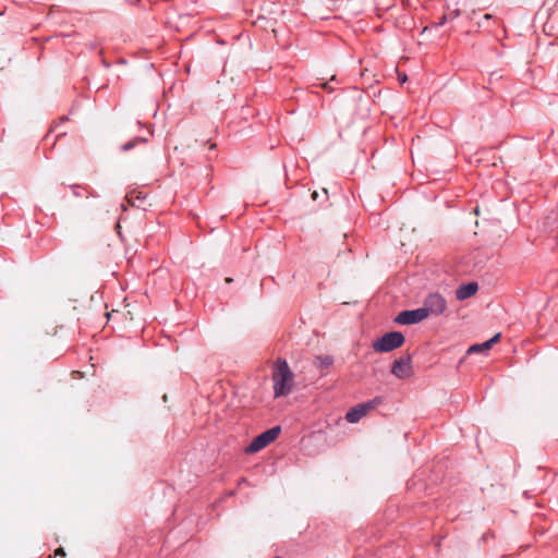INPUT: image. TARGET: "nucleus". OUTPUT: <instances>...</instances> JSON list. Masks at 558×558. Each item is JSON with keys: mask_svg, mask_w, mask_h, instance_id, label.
Masks as SVG:
<instances>
[{"mask_svg": "<svg viewBox=\"0 0 558 558\" xmlns=\"http://www.w3.org/2000/svg\"><path fill=\"white\" fill-rule=\"evenodd\" d=\"M499 338H500V333H496L495 336H493L490 339L486 340V344L489 345V350L492 349V347L497 343L499 341Z\"/></svg>", "mask_w": 558, "mask_h": 558, "instance_id": "ddd939ff", "label": "nucleus"}, {"mask_svg": "<svg viewBox=\"0 0 558 558\" xmlns=\"http://www.w3.org/2000/svg\"><path fill=\"white\" fill-rule=\"evenodd\" d=\"M405 338L401 331H389L376 339L372 347L375 352L387 353L403 345Z\"/></svg>", "mask_w": 558, "mask_h": 558, "instance_id": "f257e3e1", "label": "nucleus"}, {"mask_svg": "<svg viewBox=\"0 0 558 558\" xmlns=\"http://www.w3.org/2000/svg\"><path fill=\"white\" fill-rule=\"evenodd\" d=\"M281 433V427L279 425L274 426L258 436H256L252 442L245 448L246 453H255L260 451L263 448L267 447L269 444L275 441L279 434Z\"/></svg>", "mask_w": 558, "mask_h": 558, "instance_id": "7ed1b4c3", "label": "nucleus"}, {"mask_svg": "<svg viewBox=\"0 0 558 558\" xmlns=\"http://www.w3.org/2000/svg\"><path fill=\"white\" fill-rule=\"evenodd\" d=\"M292 380V373L286 361H282L274 375V392L275 397H283L290 392V388L287 383Z\"/></svg>", "mask_w": 558, "mask_h": 558, "instance_id": "f03ea898", "label": "nucleus"}, {"mask_svg": "<svg viewBox=\"0 0 558 558\" xmlns=\"http://www.w3.org/2000/svg\"><path fill=\"white\" fill-rule=\"evenodd\" d=\"M421 308L427 312V317L429 315L438 316L446 310V300L439 293H430L425 299L424 305Z\"/></svg>", "mask_w": 558, "mask_h": 558, "instance_id": "20e7f679", "label": "nucleus"}, {"mask_svg": "<svg viewBox=\"0 0 558 558\" xmlns=\"http://www.w3.org/2000/svg\"><path fill=\"white\" fill-rule=\"evenodd\" d=\"M478 290L477 282H468L465 284L460 286L456 291V298L459 301H464L471 296H473Z\"/></svg>", "mask_w": 558, "mask_h": 558, "instance_id": "6e6552de", "label": "nucleus"}, {"mask_svg": "<svg viewBox=\"0 0 558 558\" xmlns=\"http://www.w3.org/2000/svg\"><path fill=\"white\" fill-rule=\"evenodd\" d=\"M412 355L404 354L395 360L391 367V374L399 379H404L412 374Z\"/></svg>", "mask_w": 558, "mask_h": 558, "instance_id": "423d86ee", "label": "nucleus"}, {"mask_svg": "<svg viewBox=\"0 0 558 558\" xmlns=\"http://www.w3.org/2000/svg\"><path fill=\"white\" fill-rule=\"evenodd\" d=\"M337 81V77L336 75H333L329 82H324L320 84L322 88H324L325 90H327L328 93H332L335 89L333 87L330 86V82H335Z\"/></svg>", "mask_w": 558, "mask_h": 558, "instance_id": "f8f14e48", "label": "nucleus"}, {"mask_svg": "<svg viewBox=\"0 0 558 558\" xmlns=\"http://www.w3.org/2000/svg\"><path fill=\"white\" fill-rule=\"evenodd\" d=\"M489 350V345L484 341L483 343H475L469 347L466 354L482 353Z\"/></svg>", "mask_w": 558, "mask_h": 558, "instance_id": "9b49d317", "label": "nucleus"}, {"mask_svg": "<svg viewBox=\"0 0 558 558\" xmlns=\"http://www.w3.org/2000/svg\"><path fill=\"white\" fill-rule=\"evenodd\" d=\"M460 14V12L458 10H454L452 12H450L449 14H447L449 16V21H452L454 20L456 17H458Z\"/></svg>", "mask_w": 558, "mask_h": 558, "instance_id": "dca6fc26", "label": "nucleus"}, {"mask_svg": "<svg viewBox=\"0 0 558 558\" xmlns=\"http://www.w3.org/2000/svg\"><path fill=\"white\" fill-rule=\"evenodd\" d=\"M499 338H500V333H496L495 336H493L490 339L486 340V344L489 345V350L492 349V347L497 343L499 341Z\"/></svg>", "mask_w": 558, "mask_h": 558, "instance_id": "4468645a", "label": "nucleus"}, {"mask_svg": "<svg viewBox=\"0 0 558 558\" xmlns=\"http://www.w3.org/2000/svg\"><path fill=\"white\" fill-rule=\"evenodd\" d=\"M312 198L313 199H317L318 198V193L316 191L312 193Z\"/></svg>", "mask_w": 558, "mask_h": 558, "instance_id": "6ab92c4d", "label": "nucleus"}, {"mask_svg": "<svg viewBox=\"0 0 558 558\" xmlns=\"http://www.w3.org/2000/svg\"><path fill=\"white\" fill-rule=\"evenodd\" d=\"M313 364L317 369L324 371L333 364V357L331 355H316Z\"/></svg>", "mask_w": 558, "mask_h": 558, "instance_id": "1a4fd4ad", "label": "nucleus"}, {"mask_svg": "<svg viewBox=\"0 0 558 558\" xmlns=\"http://www.w3.org/2000/svg\"><path fill=\"white\" fill-rule=\"evenodd\" d=\"M400 81L401 82H405L407 81V75H403L402 77H400Z\"/></svg>", "mask_w": 558, "mask_h": 558, "instance_id": "aec40b11", "label": "nucleus"}, {"mask_svg": "<svg viewBox=\"0 0 558 558\" xmlns=\"http://www.w3.org/2000/svg\"><path fill=\"white\" fill-rule=\"evenodd\" d=\"M56 555L57 556H65V551L62 547H59L57 550H56Z\"/></svg>", "mask_w": 558, "mask_h": 558, "instance_id": "f3484780", "label": "nucleus"}, {"mask_svg": "<svg viewBox=\"0 0 558 558\" xmlns=\"http://www.w3.org/2000/svg\"><path fill=\"white\" fill-rule=\"evenodd\" d=\"M147 141L148 140L146 137L137 136V137L131 140V141L126 142L125 144L121 145L120 149L122 151H130L131 149H133L138 144L146 143Z\"/></svg>", "mask_w": 558, "mask_h": 558, "instance_id": "9d476101", "label": "nucleus"}, {"mask_svg": "<svg viewBox=\"0 0 558 558\" xmlns=\"http://www.w3.org/2000/svg\"><path fill=\"white\" fill-rule=\"evenodd\" d=\"M449 21V16L447 14H444L437 23H435V26H442Z\"/></svg>", "mask_w": 558, "mask_h": 558, "instance_id": "2eb2a0df", "label": "nucleus"}, {"mask_svg": "<svg viewBox=\"0 0 558 558\" xmlns=\"http://www.w3.org/2000/svg\"><path fill=\"white\" fill-rule=\"evenodd\" d=\"M375 403L376 399L356 404L347 412L345 420L351 424L357 423L363 416H365L368 413L369 410L374 408Z\"/></svg>", "mask_w": 558, "mask_h": 558, "instance_id": "0eeeda50", "label": "nucleus"}, {"mask_svg": "<svg viewBox=\"0 0 558 558\" xmlns=\"http://www.w3.org/2000/svg\"><path fill=\"white\" fill-rule=\"evenodd\" d=\"M81 186L80 185H73L72 189H73V194L74 196L78 197L80 196V193L78 191H76L77 189H80Z\"/></svg>", "mask_w": 558, "mask_h": 558, "instance_id": "a211bd4d", "label": "nucleus"}, {"mask_svg": "<svg viewBox=\"0 0 558 558\" xmlns=\"http://www.w3.org/2000/svg\"><path fill=\"white\" fill-rule=\"evenodd\" d=\"M427 318V312L425 310H405L400 312L393 319L395 323L400 325H413Z\"/></svg>", "mask_w": 558, "mask_h": 558, "instance_id": "39448f33", "label": "nucleus"}, {"mask_svg": "<svg viewBox=\"0 0 558 558\" xmlns=\"http://www.w3.org/2000/svg\"><path fill=\"white\" fill-rule=\"evenodd\" d=\"M215 147H216V144H211L209 148L214 149Z\"/></svg>", "mask_w": 558, "mask_h": 558, "instance_id": "412c9836", "label": "nucleus"}]
</instances>
